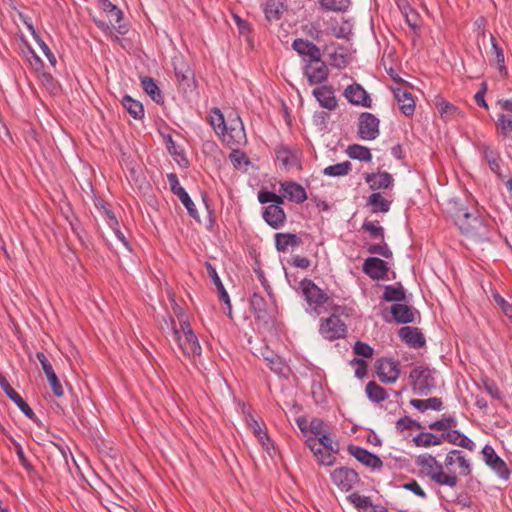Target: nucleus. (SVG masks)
<instances>
[{"label":"nucleus","instance_id":"f257e3e1","mask_svg":"<svg viewBox=\"0 0 512 512\" xmlns=\"http://www.w3.org/2000/svg\"><path fill=\"white\" fill-rule=\"evenodd\" d=\"M300 289L307 302V313L314 316H319L327 311L336 312L338 310L337 306H332L329 303V296L312 280H302L300 282Z\"/></svg>","mask_w":512,"mask_h":512},{"label":"nucleus","instance_id":"f03ea898","mask_svg":"<svg viewBox=\"0 0 512 512\" xmlns=\"http://www.w3.org/2000/svg\"><path fill=\"white\" fill-rule=\"evenodd\" d=\"M447 209L463 234L470 237H480L483 234V220L478 215L468 212L457 200L449 201Z\"/></svg>","mask_w":512,"mask_h":512},{"label":"nucleus","instance_id":"7ed1b4c3","mask_svg":"<svg viewBox=\"0 0 512 512\" xmlns=\"http://www.w3.org/2000/svg\"><path fill=\"white\" fill-rule=\"evenodd\" d=\"M416 464L421 468V472L428 476L438 485L454 488L457 486L459 479L452 474H445L444 464H440L435 457L430 454L419 455Z\"/></svg>","mask_w":512,"mask_h":512},{"label":"nucleus","instance_id":"20e7f679","mask_svg":"<svg viewBox=\"0 0 512 512\" xmlns=\"http://www.w3.org/2000/svg\"><path fill=\"white\" fill-rule=\"evenodd\" d=\"M171 336L188 358H196L201 355V346L188 321H183L180 329L172 328Z\"/></svg>","mask_w":512,"mask_h":512},{"label":"nucleus","instance_id":"39448f33","mask_svg":"<svg viewBox=\"0 0 512 512\" xmlns=\"http://www.w3.org/2000/svg\"><path fill=\"white\" fill-rule=\"evenodd\" d=\"M409 381L413 391L421 396L428 395L436 386L434 372L422 366H417L411 370Z\"/></svg>","mask_w":512,"mask_h":512},{"label":"nucleus","instance_id":"423d86ee","mask_svg":"<svg viewBox=\"0 0 512 512\" xmlns=\"http://www.w3.org/2000/svg\"><path fill=\"white\" fill-rule=\"evenodd\" d=\"M445 474H452L458 479L459 476L471 474V464L464 453L460 450H451L444 460Z\"/></svg>","mask_w":512,"mask_h":512},{"label":"nucleus","instance_id":"0eeeda50","mask_svg":"<svg viewBox=\"0 0 512 512\" xmlns=\"http://www.w3.org/2000/svg\"><path fill=\"white\" fill-rule=\"evenodd\" d=\"M319 333L329 341L343 338L346 333L345 323L334 313L320 320Z\"/></svg>","mask_w":512,"mask_h":512},{"label":"nucleus","instance_id":"6e6552de","mask_svg":"<svg viewBox=\"0 0 512 512\" xmlns=\"http://www.w3.org/2000/svg\"><path fill=\"white\" fill-rule=\"evenodd\" d=\"M220 136L222 141L230 148L240 147L245 144L247 139L244 125L240 117L237 116L236 119L232 121L230 127H226L225 131H223Z\"/></svg>","mask_w":512,"mask_h":512},{"label":"nucleus","instance_id":"1a4fd4ad","mask_svg":"<svg viewBox=\"0 0 512 512\" xmlns=\"http://www.w3.org/2000/svg\"><path fill=\"white\" fill-rule=\"evenodd\" d=\"M483 460L500 478L507 480L510 470L502 458H500L492 446L485 445L481 451Z\"/></svg>","mask_w":512,"mask_h":512},{"label":"nucleus","instance_id":"9d476101","mask_svg":"<svg viewBox=\"0 0 512 512\" xmlns=\"http://www.w3.org/2000/svg\"><path fill=\"white\" fill-rule=\"evenodd\" d=\"M358 134L363 140L376 139L379 135V119L371 113H362L359 117Z\"/></svg>","mask_w":512,"mask_h":512},{"label":"nucleus","instance_id":"9b49d317","mask_svg":"<svg viewBox=\"0 0 512 512\" xmlns=\"http://www.w3.org/2000/svg\"><path fill=\"white\" fill-rule=\"evenodd\" d=\"M333 483L342 491L351 490L359 482L358 474L347 467H340L331 473Z\"/></svg>","mask_w":512,"mask_h":512},{"label":"nucleus","instance_id":"f8f14e48","mask_svg":"<svg viewBox=\"0 0 512 512\" xmlns=\"http://www.w3.org/2000/svg\"><path fill=\"white\" fill-rule=\"evenodd\" d=\"M250 305L258 322L264 325H269L273 322V308L267 304L261 295L254 293L251 297Z\"/></svg>","mask_w":512,"mask_h":512},{"label":"nucleus","instance_id":"ddd939ff","mask_svg":"<svg viewBox=\"0 0 512 512\" xmlns=\"http://www.w3.org/2000/svg\"><path fill=\"white\" fill-rule=\"evenodd\" d=\"M377 375L383 383H394L400 375L399 363L393 359H380L376 364Z\"/></svg>","mask_w":512,"mask_h":512},{"label":"nucleus","instance_id":"4468645a","mask_svg":"<svg viewBox=\"0 0 512 512\" xmlns=\"http://www.w3.org/2000/svg\"><path fill=\"white\" fill-rule=\"evenodd\" d=\"M304 74L311 85L320 84L327 80L329 70L327 65L321 60L307 61Z\"/></svg>","mask_w":512,"mask_h":512},{"label":"nucleus","instance_id":"2eb2a0df","mask_svg":"<svg viewBox=\"0 0 512 512\" xmlns=\"http://www.w3.org/2000/svg\"><path fill=\"white\" fill-rule=\"evenodd\" d=\"M363 272L374 280H383L387 277L388 263L377 257H369L363 263Z\"/></svg>","mask_w":512,"mask_h":512},{"label":"nucleus","instance_id":"dca6fc26","mask_svg":"<svg viewBox=\"0 0 512 512\" xmlns=\"http://www.w3.org/2000/svg\"><path fill=\"white\" fill-rule=\"evenodd\" d=\"M36 358L41 364V367L47 377L52 392L54 393L55 396L62 397L64 395L63 387L46 355L43 352H37Z\"/></svg>","mask_w":512,"mask_h":512},{"label":"nucleus","instance_id":"f3484780","mask_svg":"<svg viewBox=\"0 0 512 512\" xmlns=\"http://www.w3.org/2000/svg\"><path fill=\"white\" fill-rule=\"evenodd\" d=\"M348 452L366 467L380 469L383 466L382 460L375 454L359 446L350 445Z\"/></svg>","mask_w":512,"mask_h":512},{"label":"nucleus","instance_id":"a211bd4d","mask_svg":"<svg viewBox=\"0 0 512 512\" xmlns=\"http://www.w3.org/2000/svg\"><path fill=\"white\" fill-rule=\"evenodd\" d=\"M0 387L29 419H34L35 413L33 412V410L22 399V397L11 387L5 376H3L2 374H0Z\"/></svg>","mask_w":512,"mask_h":512},{"label":"nucleus","instance_id":"6ab92c4d","mask_svg":"<svg viewBox=\"0 0 512 512\" xmlns=\"http://www.w3.org/2000/svg\"><path fill=\"white\" fill-rule=\"evenodd\" d=\"M345 98L353 105L370 107L371 99L366 90L358 83L349 85L344 91Z\"/></svg>","mask_w":512,"mask_h":512},{"label":"nucleus","instance_id":"aec40b11","mask_svg":"<svg viewBox=\"0 0 512 512\" xmlns=\"http://www.w3.org/2000/svg\"><path fill=\"white\" fill-rule=\"evenodd\" d=\"M280 187V192L283 193V197L288 198L292 202L303 203L307 199L305 189L296 182L286 181L281 183Z\"/></svg>","mask_w":512,"mask_h":512},{"label":"nucleus","instance_id":"412c9836","mask_svg":"<svg viewBox=\"0 0 512 512\" xmlns=\"http://www.w3.org/2000/svg\"><path fill=\"white\" fill-rule=\"evenodd\" d=\"M394 97L397 100L401 112L405 116H412L415 111V101L412 94L402 87L394 88Z\"/></svg>","mask_w":512,"mask_h":512},{"label":"nucleus","instance_id":"4be33fe9","mask_svg":"<svg viewBox=\"0 0 512 512\" xmlns=\"http://www.w3.org/2000/svg\"><path fill=\"white\" fill-rule=\"evenodd\" d=\"M313 95L319 102V105L328 110H334L337 107V100L334 90L331 86L323 85L313 90Z\"/></svg>","mask_w":512,"mask_h":512},{"label":"nucleus","instance_id":"5701e85b","mask_svg":"<svg viewBox=\"0 0 512 512\" xmlns=\"http://www.w3.org/2000/svg\"><path fill=\"white\" fill-rule=\"evenodd\" d=\"M292 47L301 56L308 57L307 61H317L321 59L320 49L312 42L299 38L294 40Z\"/></svg>","mask_w":512,"mask_h":512},{"label":"nucleus","instance_id":"b1692460","mask_svg":"<svg viewBox=\"0 0 512 512\" xmlns=\"http://www.w3.org/2000/svg\"><path fill=\"white\" fill-rule=\"evenodd\" d=\"M399 337L410 347L420 348L425 344L423 334L418 328L405 326L399 329Z\"/></svg>","mask_w":512,"mask_h":512},{"label":"nucleus","instance_id":"393cba45","mask_svg":"<svg viewBox=\"0 0 512 512\" xmlns=\"http://www.w3.org/2000/svg\"><path fill=\"white\" fill-rule=\"evenodd\" d=\"M286 0H267L263 5L265 19L272 23L279 21L286 9Z\"/></svg>","mask_w":512,"mask_h":512},{"label":"nucleus","instance_id":"a878e982","mask_svg":"<svg viewBox=\"0 0 512 512\" xmlns=\"http://www.w3.org/2000/svg\"><path fill=\"white\" fill-rule=\"evenodd\" d=\"M263 218L274 229L283 226L286 215L284 210L278 205H269L263 212Z\"/></svg>","mask_w":512,"mask_h":512},{"label":"nucleus","instance_id":"bb28decb","mask_svg":"<svg viewBox=\"0 0 512 512\" xmlns=\"http://www.w3.org/2000/svg\"><path fill=\"white\" fill-rule=\"evenodd\" d=\"M276 157L277 160L286 168V169H300V163L298 156L296 153L291 151L286 146H279L276 149Z\"/></svg>","mask_w":512,"mask_h":512},{"label":"nucleus","instance_id":"cd10ccee","mask_svg":"<svg viewBox=\"0 0 512 512\" xmlns=\"http://www.w3.org/2000/svg\"><path fill=\"white\" fill-rule=\"evenodd\" d=\"M442 437L449 443L458 445L469 451H473L475 449V443L457 430H449L446 433H443Z\"/></svg>","mask_w":512,"mask_h":512},{"label":"nucleus","instance_id":"c85d7f7f","mask_svg":"<svg viewBox=\"0 0 512 512\" xmlns=\"http://www.w3.org/2000/svg\"><path fill=\"white\" fill-rule=\"evenodd\" d=\"M366 182L372 190L386 189L392 182V176L388 172L367 174Z\"/></svg>","mask_w":512,"mask_h":512},{"label":"nucleus","instance_id":"c756f323","mask_svg":"<svg viewBox=\"0 0 512 512\" xmlns=\"http://www.w3.org/2000/svg\"><path fill=\"white\" fill-rule=\"evenodd\" d=\"M391 313L397 323H411L414 321L413 309L405 304H394L391 306Z\"/></svg>","mask_w":512,"mask_h":512},{"label":"nucleus","instance_id":"7c9ffc66","mask_svg":"<svg viewBox=\"0 0 512 512\" xmlns=\"http://www.w3.org/2000/svg\"><path fill=\"white\" fill-rule=\"evenodd\" d=\"M275 244L278 251L285 252L289 247L299 246L301 239L292 233H277Z\"/></svg>","mask_w":512,"mask_h":512},{"label":"nucleus","instance_id":"2f4dec72","mask_svg":"<svg viewBox=\"0 0 512 512\" xmlns=\"http://www.w3.org/2000/svg\"><path fill=\"white\" fill-rule=\"evenodd\" d=\"M262 355L269 368L276 374L284 375L288 370V367L282 358L274 354L272 351L266 350L262 353Z\"/></svg>","mask_w":512,"mask_h":512},{"label":"nucleus","instance_id":"473e14b6","mask_svg":"<svg viewBox=\"0 0 512 512\" xmlns=\"http://www.w3.org/2000/svg\"><path fill=\"white\" fill-rule=\"evenodd\" d=\"M410 405L421 412H424L428 409L440 411L443 406L441 399L437 398V397H431V398L424 399V400L411 399Z\"/></svg>","mask_w":512,"mask_h":512},{"label":"nucleus","instance_id":"72a5a7b5","mask_svg":"<svg viewBox=\"0 0 512 512\" xmlns=\"http://www.w3.org/2000/svg\"><path fill=\"white\" fill-rule=\"evenodd\" d=\"M122 105L125 110L136 120H140L144 117V107L142 103L132 99L126 95L122 98Z\"/></svg>","mask_w":512,"mask_h":512},{"label":"nucleus","instance_id":"f704fd0d","mask_svg":"<svg viewBox=\"0 0 512 512\" xmlns=\"http://www.w3.org/2000/svg\"><path fill=\"white\" fill-rule=\"evenodd\" d=\"M443 437L436 436L429 432H421L413 438V442L418 447H431L441 445L443 443Z\"/></svg>","mask_w":512,"mask_h":512},{"label":"nucleus","instance_id":"c9c22d12","mask_svg":"<svg viewBox=\"0 0 512 512\" xmlns=\"http://www.w3.org/2000/svg\"><path fill=\"white\" fill-rule=\"evenodd\" d=\"M481 153L484 157V159L487 161L490 169L495 174H500V164H499V155L495 151L492 150V148L483 143L480 145Z\"/></svg>","mask_w":512,"mask_h":512},{"label":"nucleus","instance_id":"e433bc0d","mask_svg":"<svg viewBox=\"0 0 512 512\" xmlns=\"http://www.w3.org/2000/svg\"><path fill=\"white\" fill-rule=\"evenodd\" d=\"M142 88L147 95L151 97V99L156 103H163V95L161 90L155 83V81L150 77H144L141 80Z\"/></svg>","mask_w":512,"mask_h":512},{"label":"nucleus","instance_id":"4c0bfd02","mask_svg":"<svg viewBox=\"0 0 512 512\" xmlns=\"http://www.w3.org/2000/svg\"><path fill=\"white\" fill-rule=\"evenodd\" d=\"M367 397L375 403L382 402L388 398V394L384 388L379 386L376 382L370 381L366 385Z\"/></svg>","mask_w":512,"mask_h":512},{"label":"nucleus","instance_id":"58836bf2","mask_svg":"<svg viewBox=\"0 0 512 512\" xmlns=\"http://www.w3.org/2000/svg\"><path fill=\"white\" fill-rule=\"evenodd\" d=\"M206 268H207V272H208L209 276L211 277L213 283L217 287V290L219 293V298L230 307L229 295H228L227 291L225 290L215 268L210 263H206Z\"/></svg>","mask_w":512,"mask_h":512},{"label":"nucleus","instance_id":"ea45409f","mask_svg":"<svg viewBox=\"0 0 512 512\" xmlns=\"http://www.w3.org/2000/svg\"><path fill=\"white\" fill-rule=\"evenodd\" d=\"M248 426L251 428L255 436L258 438L259 442L265 447L266 450H269L271 441L268 437L267 433L261 428L258 421H256L252 416L247 420Z\"/></svg>","mask_w":512,"mask_h":512},{"label":"nucleus","instance_id":"a19ab883","mask_svg":"<svg viewBox=\"0 0 512 512\" xmlns=\"http://www.w3.org/2000/svg\"><path fill=\"white\" fill-rule=\"evenodd\" d=\"M347 154L352 159L364 162H369L372 159L370 150L367 147L357 144L350 145L347 149Z\"/></svg>","mask_w":512,"mask_h":512},{"label":"nucleus","instance_id":"79ce46f5","mask_svg":"<svg viewBox=\"0 0 512 512\" xmlns=\"http://www.w3.org/2000/svg\"><path fill=\"white\" fill-rule=\"evenodd\" d=\"M405 297H406L405 290L403 289V287L401 285L385 286V290H384V293L382 296L383 300H385L387 302H392V301L400 302V301L405 300Z\"/></svg>","mask_w":512,"mask_h":512},{"label":"nucleus","instance_id":"37998d69","mask_svg":"<svg viewBox=\"0 0 512 512\" xmlns=\"http://www.w3.org/2000/svg\"><path fill=\"white\" fill-rule=\"evenodd\" d=\"M352 169V164L349 161H344L326 167L323 173L330 177H340L347 175Z\"/></svg>","mask_w":512,"mask_h":512},{"label":"nucleus","instance_id":"c03bdc74","mask_svg":"<svg viewBox=\"0 0 512 512\" xmlns=\"http://www.w3.org/2000/svg\"><path fill=\"white\" fill-rule=\"evenodd\" d=\"M497 132L503 138L512 137V119L506 114H500L496 122Z\"/></svg>","mask_w":512,"mask_h":512},{"label":"nucleus","instance_id":"a18cd8bd","mask_svg":"<svg viewBox=\"0 0 512 512\" xmlns=\"http://www.w3.org/2000/svg\"><path fill=\"white\" fill-rule=\"evenodd\" d=\"M368 204L372 207L373 212H388L390 202L387 201L380 193H373L368 198Z\"/></svg>","mask_w":512,"mask_h":512},{"label":"nucleus","instance_id":"49530a36","mask_svg":"<svg viewBox=\"0 0 512 512\" xmlns=\"http://www.w3.org/2000/svg\"><path fill=\"white\" fill-rule=\"evenodd\" d=\"M209 121L214 131L219 136L223 133V131H225V128L227 127L222 112L217 108L211 110Z\"/></svg>","mask_w":512,"mask_h":512},{"label":"nucleus","instance_id":"de8ad7c7","mask_svg":"<svg viewBox=\"0 0 512 512\" xmlns=\"http://www.w3.org/2000/svg\"><path fill=\"white\" fill-rule=\"evenodd\" d=\"M347 500L360 512H365L371 506V499L368 496L352 493L347 496Z\"/></svg>","mask_w":512,"mask_h":512},{"label":"nucleus","instance_id":"09e8293b","mask_svg":"<svg viewBox=\"0 0 512 512\" xmlns=\"http://www.w3.org/2000/svg\"><path fill=\"white\" fill-rule=\"evenodd\" d=\"M437 108L441 116L446 120L460 114V111L456 106L444 100H441L437 103Z\"/></svg>","mask_w":512,"mask_h":512},{"label":"nucleus","instance_id":"8fccbe9b","mask_svg":"<svg viewBox=\"0 0 512 512\" xmlns=\"http://www.w3.org/2000/svg\"><path fill=\"white\" fill-rule=\"evenodd\" d=\"M457 421L452 416H444L441 420L429 424L431 430L449 431L451 428L456 427Z\"/></svg>","mask_w":512,"mask_h":512},{"label":"nucleus","instance_id":"3c124183","mask_svg":"<svg viewBox=\"0 0 512 512\" xmlns=\"http://www.w3.org/2000/svg\"><path fill=\"white\" fill-rule=\"evenodd\" d=\"M181 203L184 205V207L187 209L188 214L193 217L194 219H199V215L197 212V209L195 207L194 202L191 200L190 196L184 191H180V194L177 195Z\"/></svg>","mask_w":512,"mask_h":512},{"label":"nucleus","instance_id":"603ef678","mask_svg":"<svg viewBox=\"0 0 512 512\" xmlns=\"http://www.w3.org/2000/svg\"><path fill=\"white\" fill-rule=\"evenodd\" d=\"M362 229L368 232L373 239L384 240V229L375 222L364 221Z\"/></svg>","mask_w":512,"mask_h":512},{"label":"nucleus","instance_id":"864d4df0","mask_svg":"<svg viewBox=\"0 0 512 512\" xmlns=\"http://www.w3.org/2000/svg\"><path fill=\"white\" fill-rule=\"evenodd\" d=\"M321 6L326 10L342 11L346 10L350 4L349 0H320Z\"/></svg>","mask_w":512,"mask_h":512},{"label":"nucleus","instance_id":"5fc2aeb1","mask_svg":"<svg viewBox=\"0 0 512 512\" xmlns=\"http://www.w3.org/2000/svg\"><path fill=\"white\" fill-rule=\"evenodd\" d=\"M367 250L370 254H378L385 258H391L393 255L392 251L389 249L384 240H381V243L379 244L368 245Z\"/></svg>","mask_w":512,"mask_h":512},{"label":"nucleus","instance_id":"6e6d98bb","mask_svg":"<svg viewBox=\"0 0 512 512\" xmlns=\"http://www.w3.org/2000/svg\"><path fill=\"white\" fill-rule=\"evenodd\" d=\"M174 71L175 76L179 82L187 80L189 75H191V70L183 61L180 63L174 61Z\"/></svg>","mask_w":512,"mask_h":512},{"label":"nucleus","instance_id":"4d7b16f0","mask_svg":"<svg viewBox=\"0 0 512 512\" xmlns=\"http://www.w3.org/2000/svg\"><path fill=\"white\" fill-rule=\"evenodd\" d=\"M231 149H232V152L229 155V159L232 162V164L234 165V167L238 168L242 164L249 163L247 156L243 152H241L238 149V147H233Z\"/></svg>","mask_w":512,"mask_h":512},{"label":"nucleus","instance_id":"13d9d810","mask_svg":"<svg viewBox=\"0 0 512 512\" xmlns=\"http://www.w3.org/2000/svg\"><path fill=\"white\" fill-rule=\"evenodd\" d=\"M354 353L364 358H371L373 355V348L361 341H357L353 347Z\"/></svg>","mask_w":512,"mask_h":512},{"label":"nucleus","instance_id":"bf43d9fd","mask_svg":"<svg viewBox=\"0 0 512 512\" xmlns=\"http://www.w3.org/2000/svg\"><path fill=\"white\" fill-rule=\"evenodd\" d=\"M414 427L421 428V425L417 421L411 419L408 416H404L396 422V428L400 432H403L404 430L412 429Z\"/></svg>","mask_w":512,"mask_h":512},{"label":"nucleus","instance_id":"052dcab7","mask_svg":"<svg viewBox=\"0 0 512 512\" xmlns=\"http://www.w3.org/2000/svg\"><path fill=\"white\" fill-rule=\"evenodd\" d=\"M326 424L320 418H313L309 422V432L314 436H321L325 431Z\"/></svg>","mask_w":512,"mask_h":512},{"label":"nucleus","instance_id":"680f3d73","mask_svg":"<svg viewBox=\"0 0 512 512\" xmlns=\"http://www.w3.org/2000/svg\"><path fill=\"white\" fill-rule=\"evenodd\" d=\"M167 180L170 185V189L176 196L180 194V191H184L185 189L180 185L178 177L174 173H170L167 175Z\"/></svg>","mask_w":512,"mask_h":512},{"label":"nucleus","instance_id":"e2e57ef3","mask_svg":"<svg viewBox=\"0 0 512 512\" xmlns=\"http://www.w3.org/2000/svg\"><path fill=\"white\" fill-rule=\"evenodd\" d=\"M351 364L355 366V376L363 378L367 373V364L362 359H353Z\"/></svg>","mask_w":512,"mask_h":512},{"label":"nucleus","instance_id":"0e129e2a","mask_svg":"<svg viewBox=\"0 0 512 512\" xmlns=\"http://www.w3.org/2000/svg\"><path fill=\"white\" fill-rule=\"evenodd\" d=\"M317 437L318 442L319 444H321L322 448H325L331 452H337L338 449L333 446V441L326 432H324L321 436Z\"/></svg>","mask_w":512,"mask_h":512},{"label":"nucleus","instance_id":"69168bd1","mask_svg":"<svg viewBox=\"0 0 512 512\" xmlns=\"http://www.w3.org/2000/svg\"><path fill=\"white\" fill-rule=\"evenodd\" d=\"M106 14L108 15L111 23H119L123 15L122 11L116 5H113L111 8H109L106 11Z\"/></svg>","mask_w":512,"mask_h":512},{"label":"nucleus","instance_id":"338daca9","mask_svg":"<svg viewBox=\"0 0 512 512\" xmlns=\"http://www.w3.org/2000/svg\"><path fill=\"white\" fill-rule=\"evenodd\" d=\"M306 444L316 457H319V455L323 454V448L321 447V444H319L317 439L308 438L306 440Z\"/></svg>","mask_w":512,"mask_h":512},{"label":"nucleus","instance_id":"774afa93","mask_svg":"<svg viewBox=\"0 0 512 512\" xmlns=\"http://www.w3.org/2000/svg\"><path fill=\"white\" fill-rule=\"evenodd\" d=\"M494 299L496 303L501 306L503 312L507 316H512V305H510L503 297H501L499 294H496L494 296Z\"/></svg>","mask_w":512,"mask_h":512}]
</instances>
